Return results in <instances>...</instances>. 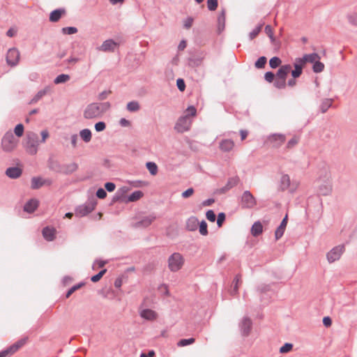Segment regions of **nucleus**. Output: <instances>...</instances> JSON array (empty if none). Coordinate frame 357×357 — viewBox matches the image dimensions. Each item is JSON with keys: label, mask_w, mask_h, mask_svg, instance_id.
I'll return each instance as SVG.
<instances>
[{"label": "nucleus", "mask_w": 357, "mask_h": 357, "mask_svg": "<svg viewBox=\"0 0 357 357\" xmlns=\"http://www.w3.org/2000/svg\"><path fill=\"white\" fill-rule=\"evenodd\" d=\"M225 220V215L223 213H220L218 215L217 224L219 227H221L223 222Z\"/></svg>", "instance_id": "bf43d9fd"}, {"label": "nucleus", "mask_w": 357, "mask_h": 357, "mask_svg": "<svg viewBox=\"0 0 357 357\" xmlns=\"http://www.w3.org/2000/svg\"><path fill=\"white\" fill-rule=\"evenodd\" d=\"M185 115H188V117L190 116H195L196 115L197 111L196 109L193 106L188 107L185 111Z\"/></svg>", "instance_id": "3c124183"}, {"label": "nucleus", "mask_w": 357, "mask_h": 357, "mask_svg": "<svg viewBox=\"0 0 357 357\" xmlns=\"http://www.w3.org/2000/svg\"><path fill=\"white\" fill-rule=\"evenodd\" d=\"M41 137H42V142H45V140L48 138L49 137V132H47V130H43L41 132Z\"/></svg>", "instance_id": "774afa93"}, {"label": "nucleus", "mask_w": 357, "mask_h": 357, "mask_svg": "<svg viewBox=\"0 0 357 357\" xmlns=\"http://www.w3.org/2000/svg\"><path fill=\"white\" fill-rule=\"evenodd\" d=\"M19 139H16L12 132H8L1 140L2 149L6 152H11L16 149Z\"/></svg>", "instance_id": "39448f33"}, {"label": "nucleus", "mask_w": 357, "mask_h": 357, "mask_svg": "<svg viewBox=\"0 0 357 357\" xmlns=\"http://www.w3.org/2000/svg\"><path fill=\"white\" fill-rule=\"evenodd\" d=\"M323 324L326 327H330L332 324L331 319L329 317H324Z\"/></svg>", "instance_id": "69168bd1"}, {"label": "nucleus", "mask_w": 357, "mask_h": 357, "mask_svg": "<svg viewBox=\"0 0 357 357\" xmlns=\"http://www.w3.org/2000/svg\"><path fill=\"white\" fill-rule=\"evenodd\" d=\"M45 94V91H39L35 97L31 100V103H36Z\"/></svg>", "instance_id": "5fc2aeb1"}, {"label": "nucleus", "mask_w": 357, "mask_h": 357, "mask_svg": "<svg viewBox=\"0 0 357 357\" xmlns=\"http://www.w3.org/2000/svg\"><path fill=\"white\" fill-rule=\"evenodd\" d=\"M265 32L271 38V41L273 43L275 41V38L273 36V31L272 29V27L269 25L266 26Z\"/></svg>", "instance_id": "49530a36"}, {"label": "nucleus", "mask_w": 357, "mask_h": 357, "mask_svg": "<svg viewBox=\"0 0 357 357\" xmlns=\"http://www.w3.org/2000/svg\"><path fill=\"white\" fill-rule=\"evenodd\" d=\"M287 220L288 216L287 215H286L285 217L283 218L280 225L278 227V229L275 231V235L276 240H278L282 236L287 225Z\"/></svg>", "instance_id": "6ab92c4d"}, {"label": "nucleus", "mask_w": 357, "mask_h": 357, "mask_svg": "<svg viewBox=\"0 0 357 357\" xmlns=\"http://www.w3.org/2000/svg\"><path fill=\"white\" fill-rule=\"evenodd\" d=\"M281 63H282V61L278 56H274V57L271 58L269 61V65H270L271 68H276L278 67L280 68V66H282Z\"/></svg>", "instance_id": "c756f323"}, {"label": "nucleus", "mask_w": 357, "mask_h": 357, "mask_svg": "<svg viewBox=\"0 0 357 357\" xmlns=\"http://www.w3.org/2000/svg\"><path fill=\"white\" fill-rule=\"evenodd\" d=\"M106 128V125L104 122L100 121L95 124V129L97 132L103 131Z\"/></svg>", "instance_id": "de8ad7c7"}, {"label": "nucleus", "mask_w": 357, "mask_h": 357, "mask_svg": "<svg viewBox=\"0 0 357 357\" xmlns=\"http://www.w3.org/2000/svg\"><path fill=\"white\" fill-rule=\"evenodd\" d=\"M299 142V137L294 136L291 139L289 140L287 144V148L290 149L294 147L296 145L298 144Z\"/></svg>", "instance_id": "e433bc0d"}, {"label": "nucleus", "mask_w": 357, "mask_h": 357, "mask_svg": "<svg viewBox=\"0 0 357 357\" xmlns=\"http://www.w3.org/2000/svg\"><path fill=\"white\" fill-rule=\"evenodd\" d=\"M176 85H177L178 89L181 91H183L185 89V84L184 80L183 79H181V78L178 79L176 80Z\"/></svg>", "instance_id": "864d4df0"}, {"label": "nucleus", "mask_w": 357, "mask_h": 357, "mask_svg": "<svg viewBox=\"0 0 357 357\" xmlns=\"http://www.w3.org/2000/svg\"><path fill=\"white\" fill-rule=\"evenodd\" d=\"M77 169V165L75 163H72L68 166L66 173H72Z\"/></svg>", "instance_id": "0e129e2a"}, {"label": "nucleus", "mask_w": 357, "mask_h": 357, "mask_svg": "<svg viewBox=\"0 0 357 357\" xmlns=\"http://www.w3.org/2000/svg\"><path fill=\"white\" fill-rule=\"evenodd\" d=\"M146 166L151 175L155 176L158 174V169L155 162H146Z\"/></svg>", "instance_id": "c85d7f7f"}, {"label": "nucleus", "mask_w": 357, "mask_h": 357, "mask_svg": "<svg viewBox=\"0 0 357 357\" xmlns=\"http://www.w3.org/2000/svg\"><path fill=\"white\" fill-rule=\"evenodd\" d=\"M199 233L203 236L208 234L207 224L204 220L199 224Z\"/></svg>", "instance_id": "a19ab883"}, {"label": "nucleus", "mask_w": 357, "mask_h": 357, "mask_svg": "<svg viewBox=\"0 0 357 357\" xmlns=\"http://www.w3.org/2000/svg\"><path fill=\"white\" fill-rule=\"evenodd\" d=\"M38 206V201L37 199L29 200L24 207L25 211L28 213H33Z\"/></svg>", "instance_id": "393cba45"}, {"label": "nucleus", "mask_w": 357, "mask_h": 357, "mask_svg": "<svg viewBox=\"0 0 357 357\" xmlns=\"http://www.w3.org/2000/svg\"><path fill=\"white\" fill-rule=\"evenodd\" d=\"M263 227L260 222H256L254 223L251 228V233L254 236H257L262 233Z\"/></svg>", "instance_id": "bb28decb"}, {"label": "nucleus", "mask_w": 357, "mask_h": 357, "mask_svg": "<svg viewBox=\"0 0 357 357\" xmlns=\"http://www.w3.org/2000/svg\"><path fill=\"white\" fill-rule=\"evenodd\" d=\"M275 77V75L272 72H267L265 73L264 78L268 82H272Z\"/></svg>", "instance_id": "603ef678"}, {"label": "nucleus", "mask_w": 357, "mask_h": 357, "mask_svg": "<svg viewBox=\"0 0 357 357\" xmlns=\"http://www.w3.org/2000/svg\"><path fill=\"white\" fill-rule=\"evenodd\" d=\"M96 196L100 199H104L107 196L105 190L102 188H100L96 192Z\"/></svg>", "instance_id": "052dcab7"}, {"label": "nucleus", "mask_w": 357, "mask_h": 357, "mask_svg": "<svg viewBox=\"0 0 357 357\" xmlns=\"http://www.w3.org/2000/svg\"><path fill=\"white\" fill-rule=\"evenodd\" d=\"M203 60H204L203 57L192 58V59H190V60L189 61V65L193 68L199 66L202 64Z\"/></svg>", "instance_id": "2f4dec72"}, {"label": "nucleus", "mask_w": 357, "mask_h": 357, "mask_svg": "<svg viewBox=\"0 0 357 357\" xmlns=\"http://www.w3.org/2000/svg\"><path fill=\"white\" fill-rule=\"evenodd\" d=\"M195 338H189V339H182L178 343L177 345L178 347H185L195 342Z\"/></svg>", "instance_id": "4c0bfd02"}, {"label": "nucleus", "mask_w": 357, "mask_h": 357, "mask_svg": "<svg viewBox=\"0 0 357 357\" xmlns=\"http://www.w3.org/2000/svg\"><path fill=\"white\" fill-rule=\"evenodd\" d=\"M65 13V10L63 9H57L53 10L50 15V20L51 22H57L61 17L62 15Z\"/></svg>", "instance_id": "a878e982"}, {"label": "nucleus", "mask_w": 357, "mask_h": 357, "mask_svg": "<svg viewBox=\"0 0 357 357\" xmlns=\"http://www.w3.org/2000/svg\"><path fill=\"white\" fill-rule=\"evenodd\" d=\"M206 218L211 221V222H214L215 220V213L211 211V210H209L206 212Z\"/></svg>", "instance_id": "6e6d98bb"}, {"label": "nucleus", "mask_w": 357, "mask_h": 357, "mask_svg": "<svg viewBox=\"0 0 357 357\" xmlns=\"http://www.w3.org/2000/svg\"><path fill=\"white\" fill-rule=\"evenodd\" d=\"M261 26H257L256 28H255L252 31L250 32V39H253L255 38L258 34L261 31Z\"/></svg>", "instance_id": "4d7b16f0"}, {"label": "nucleus", "mask_w": 357, "mask_h": 357, "mask_svg": "<svg viewBox=\"0 0 357 357\" xmlns=\"http://www.w3.org/2000/svg\"><path fill=\"white\" fill-rule=\"evenodd\" d=\"M291 72V66L290 64L282 65L279 68L275 75L274 86L278 89H284L288 85L287 77L288 74Z\"/></svg>", "instance_id": "7ed1b4c3"}, {"label": "nucleus", "mask_w": 357, "mask_h": 357, "mask_svg": "<svg viewBox=\"0 0 357 357\" xmlns=\"http://www.w3.org/2000/svg\"><path fill=\"white\" fill-rule=\"evenodd\" d=\"M280 186L283 190H289L291 192H294L297 189L298 186V182L293 181L291 183L289 176L284 174L281 176Z\"/></svg>", "instance_id": "1a4fd4ad"}, {"label": "nucleus", "mask_w": 357, "mask_h": 357, "mask_svg": "<svg viewBox=\"0 0 357 357\" xmlns=\"http://www.w3.org/2000/svg\"><path fill=\"white\" fill-rule=\"evenodd\" d=\"M319 59L320 56L317 53L305 54L302 58H296L294 63V69L291 72L292 78L288 80L289 86L294 87L296 86V79L302 75L303 69L307 63H314Z\"/></svg>", "instance_id": "f257e3e1"}, {"label": "nucleus", "mask_w": 357, "mask_h": 357, "mask_svg": "<svg viewBox=\"0 0 357 357\" xmlns=\"http://www.w3.org/2000/svg\"><path fill=\"white\" fill-rule=\"evenodd\" d=\"M62 32L63 34H74L77 32V29L73 26L64 27L62 29Z\"/></svg>", "instance_id": "79ce46f5"}, {"label": "nucleus", "mask_w": 357, "mask_h": 357, "mask_svg": "<svg viewBox=\"0 0 357 357\" xmlns=\"http://www.w3.org/2000/svg\"><path fill=\"white\" fill-rule=\"evenodd\" d=\"M198 219L195 216H192L187 220L185 227L189 231H195L198 227Z\"/></svg>", "instance_id": "5701e85b"}, {"label": "nucleus", "mask_w": 357, "mask_h": 357, "mask_svg": "<svg viewBox=\"0 0 357 357\" xmlns=\"http://www.w3.org/2000/svg\"><path fill=\"white\" fill-rule=\"evenodd\" d=\"M140 316L146 320L154 321L158 318V314L150 309H144L140 312Z\"/></svg>", "instance_id": "f3484780"}, {"label": "nucleus", "mask_w": 357, "mask_h": 357, "mask_svg": "<svg viewBox=\"0 0 357 357\" xmlns=\"http://www.w3.org/2000/svg\"><path fill=\"white\" fill-rule=\"evenodd\" d=\"M110 107L108 102H93L86 106L84 111V117L86 119H98Z\"/></svg>", "instance_id": "f03ea898"}, {"label": "nucleus", "mask_w": 357, "mask_h": 357, "mask_svg": "<svg viewBox=\"0 0 357 357\" xmlns=\"http://www.w3.org/2000/svg\"><path fill=\"white\" fill-rule=\"evenodd\" d=\"M117 47V43L112 40H107L99 47V50L102 52H113Z\"/></svg>", "instance_id": "dca6fc26"}, {"label": "nucleus", "mask_w": 357, "mask_h": 357, "mask_svg": "<svg viewBox=\"0 0 357 357\" xmlns=\"http://www.w3.org/2000/svg\"><path fill=\"white\" fill-rule=\"evenodd\" d=\"M333 102L332 99H326L323 101V104L321 106V109L323 113L326 112L327 109L331 106Z\"/></svg>", "instance_id": "58836bf2"}, {"label": "nucleus", "mask_w": 357, "mask_h": 357, "mask_svg": "<svg viewBox=\"0 0 357 357\" xmlns=\"http://www.w3.org/2000/svg\"><path fill=\"white\" fill-rule=\"evenodd\" d=\"M241 205L244 208H252L257 205L256 199L250 191L246 190L243 193Z\"/></svg>", "instance_id": "0eeeda50"}, {"label": "nucleus", "mask_w": 357, "mask_h": 357, "mask_svg": "<svg viewBox=\"0 0 357 357\" xmlns=\"http://www.w3.org/2000/svg\"><path fill=\"white\" fill-rule=\"evenodd\" d=\"M120 124L121 126H123V127H128L130 126V122L126 119H121L119 121Z\"/></svg>", "instance_id": "338daca9"}, {"label": "nucleus", "mask_w": 357, "mask_h": 357, "mask_svg": "<svg viewBox=\"0 0 357 357\" xmlns=\"http://www.w3.org/2000/svg\"><path fill=\"white\" fill-rule=\"evenodd\" d=\"M239 181H240V178L238 176H234V177L229 178L227 184L225 185V186H224L221 189V191L222 192H225L230 190L231 188L237 185L238 183H239Z\"/></svg>", "instance_id": "4be33fe9"}, {"label": "nucleus", "mask_w": 357, "mask_h": 357, "mask_svg": "<svg viewBox=\"0 0 357 357\" xmlns=\"http://www.w3.org/2000/svg\"><path fill=\"white\" fill-rule=\"evenodd\" d=\"M6 175L11 178H17L22 174V169L19 167H10L6 172Z\"/></svg>", "instance_id": "b1692460"}, {"label": "nucleus", "mask_w": 357, "mask_h": 357, "mask_svg": "<svg viewBox=\"0 0 357 357\" xmlns=\"http://www.w3.org/2000/svg\"><path fill=\"white\" fill-rule=\"evenodd\" d=\"M95 208V205L93 204H89L87 205L80 206L76 209V215L79 216H85L87 214L92 212Z\"/></svg>", "instance_id": "4468645a"}, {"label": "nucleus", "mask_w": 357, "mask_h": 357, "mask_svg": "<svg viewBox=\"0 0 357 357\" xmlns=\"http://www.w3.org/2000/svg\"><path fill=\"white\" fill-rule=\"evenodd\" d=\"M23 145L27 153L31 155L36 154L39 145L37 134L31 131L26 132Z\"/></svg>", "instance_id": "20e7f679"}, {"label": "nucleus", "mask_w": 357, "mask_h": 357, "mask_svg": "<svg viewBox=\"0 0 357 357\" xmlns=\"http://www.w3.org/2000/svg\"><path fill=\"white\" fill-rule=\"evenodd\" d=\"M143 196V193L142 191L137 190L132 192L129 197H128V201L129 202H136L141 199Z\"/></svg>", "instance_id": "7c9ffc66"}, {"label": "nucleus", "mask_w": 357, "mask_h": 357, "mask_svg": "<svg viewBox=\"0 0 357 357\" xmlns=\"http://www.w3.org/2000/svg\"><path fill=\"white\" fill-rule=\"evenodd\" d=\"M312 68L314 73H321L324 69V64L320 62L319 60H317L316 62L314 63Z\"/></svg>", "instance_id": "f704fd0d"}, {"label": "nucleus", "mask_w": 357, "mask_h": 357, "mask_svg": "<svg viewBox=\"0 0 357 357\" xmlns=\"http://www.w3.org/2000/svg\"><path fill=\"white\" fill-rule=\"evenodd\" d=\"M267 61V59L265 56L259 57L257 61L255 62V66L257 68H264Z\"/></svg>", "instance_id": "c9c22d12"}, {"label": "nucleus", "mask_w": 357, "mask_h": 357, "mask_svg": "<svg viewBox=\"0 0 357 357\" xmlns=\"http://www.w3.org/2000/svg\"><path fill=\"white\" fill-rule=\"evenodd\" d=\"M155 220V216L151 215L144 217L142 220L135 224V227H147L151 225V223Z\"/></svg>", "instance_id": "a211bd4d"}, {"label": "nucleus", "mask_w": 357, "mask_h": 357, "mask_svg": "<svg viewBox=\"0 0 357 357\" xmlns=\"http://www.w3.org/2000/svg\"><path fill=\"white\" fill-rule=\"evenodd\" d=\"M70 76L68 75L61 74L56 77V79H54V83L56 84L64 83L68 82Z\"/></svg>", "instance_id": "72a5a7b5"}, {"label": "nucleus", "mask_w": 357, "mask_h": 357, "mask_svg": "<svg viewBox=\"0 0 357 357\" xmlns=\"http://www.w3.org/2000/svg\"><path fill=\"white\" fill-rule=\"evenodd\" d=\"M194 193L193 188H190L182 192V197L183 198H188L192 196Z\"/></svg>", "instance_id": "13d9d810"}, {"label": "nucleus", "mask_w": 357, "mask_h": 357, "mask_svg": "<svg viewBox=\"0 0 357 357\" xmlns=\"http://www.w3.org/2000/svg\"><path fill=\"white\" fill-rule=\"evenodd\" d=\"M105 188L109 192H113L115 190L116 185L114 183L108 182L105 185Z\"/></svg>", "instance_id": "680f3d73"}, {"label": "nucleus", "mask_w": 357, "mask_h": 357, "mask_svg": "<svg viewBox=\"0 0 357 357\" xmlns=\"http://www.w3.org/2000/svg\"><path fill=\"white\" fill-rule=\"evenodd\" d=\"M192 124V121L188 117V115H185L181 117L177 121L175 128L178 132H183L188 131Z\"/></svg>", "instance_id": "9b49d317"}, {"label": "nucleus", "mask_w": 357, "mask_h": 357, "mask_svg": "<svg viewBox=\"0 0 357 357\" xmlns=\"http://www.w3.org/2000/svg\"><path fill=\"white\" fill-rule=\"evenodd\" d=\"M106 271H107L106 269H103L100 272H99L98 274L92 276L91 279V281L93 282H97L98 281H99L102 278V276L106 273Z\"/></svg>", "instance_id": "37998d69"}, {"label": "nucleus", "mask_w": 357, "mask_h": 357, "mask_svg": "<svg viewBox=\"0 0 357 357\" xmlns=\"http://www.w3.org/2000/svg\"><path fill=\"white\" fill-rule=\"evenodd\" d=\"M345 250L343 245L335 246L331 249L326 255L327 260L329 263H333L339 260Z\"/></svg>", "instance_id": "6e6552de"}, {"label": "nucleus", "mask_w": 357, "mask_h": 357, "mask_svg": "<svg viewBox=\"0 0 357 357\" xmlns=\"http://www.w3.org/2000/svg\"><path fill=\"white\" fill-rule=\"evenodd\" d=\"M20 58V53L16 48H10L8 50L6 54L7 63L10 66H16Z\"/></svg>", "instance_id": "9d476101"}, {"label": "nucleus", "mask_w": 357, "mask_h": 357, "mask_svg": "<svg viewBox=\"0 0 357 357\" xmlns=\"http://www.w3.org/2000/svg\"><path fill=\"white\" fill-rule=\"evenodd\" d=\"M241 327L243 334L245 336L248 335L252 328L251 319L249 318H244L241 322Z\"/></svg>", "instance_id": "412c9836"}, {"label": "nucleus", "mask_w": 357, "mask_h": 357, "mask_svg": "<svg viewBox=\"0 0 357 357\" xmlns=\"http://www.w3.org/2000/svg\"><path fill=\"white\" fill-rule=\"evenodd\" d=\"M207 7L210 10H215L218 7V0H208Z\"/></svg>", "instance_id": "c03bdc74"}, {"label": "nucleus", "mask_w": 357, "mask_h": 357, "mask_svg": "<svg viewBox=\"0 0 357 357\" xmlns=\"http://www.w3.org/2000/svg\"><path fill=\"white\" fill-rule=\"evenodd\" d=\"M56 229L52 227H45L43 229V237L49 241H53L55 238Z\"/></svg>", "instance_id": "aec40b11"}, {"label": "nucleus", "mask_w": 357, "mask_h": 357, "mask_svg": "<svg viewBox=\"0 0 357 357\" xmlns=\"http://www.w3.org/2000/svg\"><path fill=\"white\" fill-rule=\"evenodd\" d=\"M234 290L232 291L233 294H236L238 289V286L241 284V277L239 275H236L234 280Z\"/></svg>", "instance_id": "a18cd8bd"}, {"label": "nucleus", "mask_w": 357, "mask_h": 357, "mask_svg": "<svg viewBox=\"0 0 357 357\" xmlns=\"http://www.w3.org/2000/svg\"><path fill=\"white\" fill-rule=\"evenodd\" d=\"M52 181L50 179H43L40 177H33L31 179V187L32 189H38L43 185H50Z\"/></svg>", "instance_id": "ddd939ff"}, {"label": "nucleus", "mask_w": 357, "mask_h": 357, "mask_svg": "<svg viewBox=\"0 0 357 357\" xmlns=\"http://www.w3.org/2000/svg\"><path fill=\"white\" fill-rule=\"evenodd\" d=\"M193 22V20L191 17L187 18L183 23L184 27L186 29H189L192 26Z\"/></svg>", "instance_id": "e2e57ef3"}, {"label": "nucleus", "mask_w": 357, "mask_h": 357, "mask_svg": "<svg viewBox=\"0 0 357 357\" xmlns=\"http://www.w3.org/2000/svg\"><path fill=\"white\" fill-rule=\"evenodd\" d=\"M286 140L284 135L281 134H273L268 137L267 141L273 147H279L282 145Z\"/></svg>", "instance_id": "f8f14e48"}, {"label": "nucleus", "mask_w": 357, "mask_h": 357, "mask_svg": "<svg viewBox=\"0 0 357 357\" xmlns=\"http://www.w3.org/2000/svg\"><path fill=\"white\" fill-rule=\"evenodd\" d=\"M20 348V346L17 344V342H15L8 349L6 350L5 351H8L7 355L9 354H13L15 352H16Z\"/></svg>", "instance_id": "09e8293b"}, {"label": "nucleus", "mask_w": 357, "mask_h": 357, "mask_svg": "<svg viewBox=\"0 0 357 357\" xmlns=\"http://www.w3.org/2000/svg\"><path fill=\"white\" fill-rule=\"evenodd\" d=\"M184 258L181 254L174 252L168 258V268L172 272H177L184 264Z\"/></svg>", "instance_id": "423d86ee"}, {"label": "nucleus", "mask_w": 357, "mask_h": 357, "mask_svg": "<svg viewBox=\"0 0 357 357\" xmlns=\"http://www.w3.org/2000/svg\"><path fill=\"white\" fill-rule=\"evenodd\" d=\"M234 142L228 139L221 140L219 144V148L222 152H229L234 149Z\"/></svg>", "instance_id": "2eb2a0df"}, {"label": "nucleus", "mask_w": 357, "mask_h": 357, "mask_svg": "<svg viewBox=\"0 0 357 357\" xmlns=\"http://www.w3.org/2000/svg\"><path fill=\"white\" fill-rule=\"evenodd\" d=\"M139 108V104L137 101H131L127 104V109L130 112H137Z\"/></svg>", "instance_id": "473e14b6"}, {"label": "nucleus", "mask_w": 357, "mask_h": 357, "mask_svg": "<svg viewBox=\"0 0 357 357\" xmlns=\"http://www.w3.org/2000/svg\"><path fill=\"white\" fill-rule=\"evenodd\" d=\"M80 137L85 142H89L91 139V132L89 129H84L79 132Z\"/></svg>", "instance_id": "cd10ccee"}, {"label": "nucleus", "mask_w": 357, "mask_h": 357, "mask_svg": "<svg viewBox=\"0 0 357 357\" xmlns=\"http://www.w3.org/2000/svg\"><path fill=\"white\" fill-rule=\"evenodd\" d=\"M14 132L17 137H22L24 134V126L22 123L17 124L14 129Z\"/></svg>", "instance_id": "ea45409f"}, {"label": "nucleus", "mask_w": 357, "mask_h": 357, "mask_svg": "<svg viewBox=\"0 0 357 357\" xmlns=\"http://www.w3.org/2000/svg\"><path fill=\"white\" fill-rule=\"evenodd\" d=\"M292 349V344L289 343H286L280 349V353H287L289 352Z\"/></svg>", "instance_id": "8fccbe9b"}]
</instances>
